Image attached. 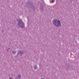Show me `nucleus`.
<instances>
[{"instance_id":"nucleus-1","label":"nucleus","mask_w":79,"mask_h":79,"mask_svg":"<svg viewBox=\"0 0 79 79\" xmlns=\"http://www.w3.org/2000/svg\"><path fill=\"white\" fill-rule=\"evenodd\" d=\"M52 23L56 27H60L61 26V23L60 20L58 19H54L52 20Z\"/></svg>"},{"instance_id":"nucleus-2","label":"nucleus","mask_w":79,"mask_h":79,"mask_svg":"<svg viewBox=\"0 0 79 79\" xmlns=\"http://www.w3.org/2000/svg\"><path fill=\"white\" fill-rule=\"evenodd\" d=\"M19 22L18 25L21 28H24L25 27L24 23L21 19H19L18 20Z\"/></svg>"},{"instance_id":"nucleus-3","label":"nucleus","mask_w":79,"mask_h":79,"mask_svg":"<svg viewBox=\"0 0 79 79\" xmlns=\"http://www.w3.org/2000/svg\"><path fill=\"white\" fill-rule=\"evenodd\" d=\"M23 54V51H19L18 52V55H19V56H22Z\"/></svg>"},{"instance_id":"nucleus-4","label":"nucleus","mask_w":79,"mask_h":79,"mask_svg":"<svg viewBox=\"0 0 79 79\" xmlns=\"http://www.w3.org/2000/svg\"><path fill=\"white\" fill-rule=\"evenodd\" d=\"M33 67L34 68V69H37L38 68V67H37V66L36 65H34Z\"/></svg>"},{"instance_id":"nucleus-5","label":"nucleus","mask_w":79,"mask_h":79,"mask_svg":"<svg viewBox=\"0 0 79 79\" xmlns=\"http://www.w3.org/2000/svg\"><path fill=\"white\" fill-rule=\"evenodd\" d=\"M12 53H13V54H16V51H12Z\"/></svg>"},{"instance_id":"nucleus-6","label":"nucleus","mask_w":79,"mask_h":79,"mask_svg":"<svg viewBox=\"0 0 79 79\" xmlns=\"http://www.w3.org/2000/svg\"><path fill=\"white\" fill-rule=\"evenodd\" d=\"M21 77V75H18V78L19 79H20V78Z\"/></svg>"},{"instance_id":"nucleus-7","label":"nucleus","mask_w":79,"mask_h":79,"mask_svg":"<svg viewBox=\"0 0 79 79\" xmlns=\"http://www.w3.org/2000/svg\"><path fill=\"white\" fill-rule=\"evenodd\" d=\"M52 3H54V2H55V0H52Z\"/></svg>"},{"instance_id":"nucleus-8","label":"nucleus","mask_w":79,"mask_h":79,"mask_svg":"<svg viewBox=\"0 0 79 79\" xmlns=\"http://www.w3.org/2000/svg\"><path fill=\"white\" fill-rule=\"evenodd\" d=\"M9 79H14V78L12 77H10Z\"/></svg>"},{"instance_id":"nucleus-9","label":"nucleus","mask_w":79,"mask_h":79,"mask_svg":"<svg viewBox=\"0 0 79 79\" xmlns=\"http://www.w3.org/2000/svg\"><path fill=\"white\" fill-rule=\"evenodd\" d=\"M40 79H45L44 78H41Z\"/></svg>"}]
</instances>
